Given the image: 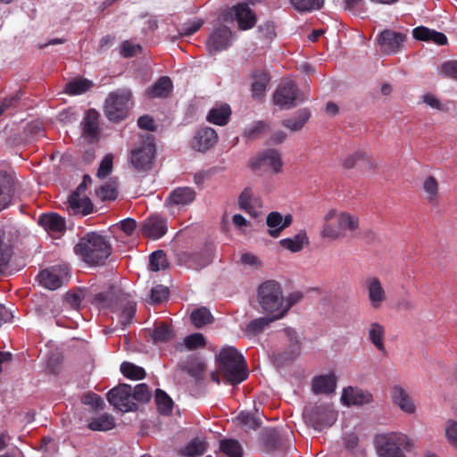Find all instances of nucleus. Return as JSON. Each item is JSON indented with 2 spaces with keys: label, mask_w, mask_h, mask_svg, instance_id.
<instances>
[{
  "label": "nucleus",
  "mask_w": 457,
  "mask_h": 457,
  "mask_svg": "<svg viewBox=\"0 0 457 457\" xmlns=\"http://www.w3.org/2000/svg\"><path fill=\"white\" fill-rule=\"evenodd\" d=\"M341 401L345 406L364 405L372 403L373 396L368 391L348 386L344 388Z\"/></svg>",
  "instance_id": "obj_21"
},
{
  "label": "nucleus",
  "mask_w": 457,
  "mask_h": 457,
  "mask_svg": "<svg viewBox=\"0 0 457 457\" xmlns=\"http://www.w3.org/2000/svg\"><path fill=\"white\" fill-rule=\"evenodd\" d=\"M207 442L204 439L195 437L190 440L179 452L184 457H199L207 450Z\"/></svg>",
  "instance_id": "obj_37"
},
{
  "label": "nucleus",
  "mask_w": 457,
  "mask_h": 457,
  "mask_svg": "<svg viewBox=\"0 0 457 457\" xmlns=\"http://www.w3.org/2000/svg\"><path fill=\"white\" fill-rule=\"evenodd\" d=\"M69 274L66 265H56L46 269L38 274L39 284L49 290H55L62 287Z\"/></svg>",
  "instance_id": "obj_11"
},
{
  "label": "nucleus",
  "mask_w": 457,
  "mask_h": 457,
  "mask_svg": "<svg viewBox=\"0 0 457 457\" xmlns=\"http://www.w3.org/2000/svg\"><path fill=\"white\" fill-rule=\"evenodd\" d=\"M154 400L161 414L170 415L171 413L173 401L163 390L159 388L155 390Z\"/></svg>",
  "instance_id": "obj_45"
},
{
  "label": "nucleus",
  "mask_w": 457,
  "mask_h": 457,
  "mask_svg": "<svg viewBox=\"0 0 457 457\" xmlns=\"http://www.w3.org/2000/svg\"><path fill=\"white\" fill-rule=\"evenodd\" d=\"M142 53V46L139 44H133L129 40H125L120 44V54L123 58L134 57Z\"/></svg>",
  "instance_id": "obj_59"
},
{
  "label": "nucleus",
  "mask_w": 457,
  "mask_h": 457,
  "mask_svg": "<svg viewBox=\"0 0 457 457\" xmlns=\"http://www.w3.org/2000/svg\"><path fill=\"white\" fill-rule=\"evenodd\" d=\"M337 386V378L334 374L315 377L312 380V390L315 394L333 393Z\"/></svg>",
  "instance_id": "obj_32"
},
{
  "label": "nucleus",
  "mask_w": 457,
  "mask_h": 457,
  "mask_svg": "<svg viewBox=\"0 0 457 457\" xmlns=\"http://www.w3.org/2000/svg\"><path fill=\"white\" fill-rule=\"evenodd\" d=\"M74 252L91 266L103 265L112 253V245L105 237L90 232L79 238Z\"/></svg>",
  "instance_id": "obj_2"
},
{
  "label": "nucleus",
  "mask_w": 457,
  "mask_h": 457,
  "mask_svg": "<svg viewBox=\"0 0 457 457\" xmlns=\"http://www.w3.org/2000/svg\"><path fill=\"white\" fill-rule=\"evenodd\" d=\"M385 335H386V328L377 322H371L368 328V337L370 343L374 345V347L383 353H386V346H385Z\"/></svg>",
  "instance_id": "obj_30"
},
{
  "label": "nucleus",
  "mask_w": 457,
  "mask_h": 457,
  "mask_svg": "<svg viewBox=\"0 0 457 457\" xmlns=\"http://www.w3.org/2000/svg\"><path fill=\"white\" fill-rule=\"evenodd\" d=\"M240 208L250 214L255 206L259 205V199L255 198L250 187H245L238 197Z\"/></svg>",
  "instance_id": "obj_48"
},
{
  "label": "nucleus",
  "mask_w": 457,
  "mask_h": 457,
  "mask_svg": "<svg viewBox=\"0 0 457 457\" xmlns=\"http://www.w3.org/2000/svg\"><path fill=\"white\" fill-rule=\"evenodd\" d=\"M168 260L162 250H157L151 253L149 257V269L152 271H159L168 268Z\"/></svg>",
  "instance_id": "obj_51"
},
{
  "label": "nucleus",
  "mask_w": 457,
  "mask_h": 457,
  "mask_svg": "<svg viewBox=\"0 0 457 457\" xmlns=\"http://www.w3.org/2000/svg\"><path fill=\"white\" fill-rule=\"evenodd\" d=\"M288 436L280 433L276 428L266 429L262 433L261 451L271 457L284 456L295 451Z\"/></svg>",
  "instance_id": "obj_7"
},
{
  "label": "nucleus",
  "mask_w": 457,
  "mask_h": 457,
  "mask_svg": "<svg viewBox=\"0 0 457 457\" xmlns=\"http://www.w3.org/2000/svg\"><path fill=\"white\" fill-rule=\"evenodd\" d=\"M120 372L122 375L132 380H141L146 376L145 370L142 367L137 366L134 363L124 361L120 365Z\"/></svg>",
  "instance_id": "obj_47"
},
{
  "label": "nucleus",
  "mask_w": 457,
  "mask_h": 457,
  "mask_svg": "<svg viewBox=\"0 0 457 457\" xmlns=\"http://www.w3.org/2000/svg\"><path fill=\"white\" fill-rule=\"evenodd\" d=\"M132 398L134 402H149L151 399V393L149 391L148 386L145 383L137 385L134 389H132Z\"/></svg>",
  "instance_id": "obj_60"
},
{
  "label": "nucleus",
  "mask_w": 457,
  "mask_h": 457,
  "mask_svg": "<svg viewBox=\"0 0 457 457\" xmlns=\"http://www.w3.org/2000/svg\"><path fill=\"white\" fill-rule=\"evenodd\" d=\"M231 115V109L225 104L210 110L207 115V120L219 126H225L228 123Z\"/></svg>",
  "instance_id": "obj_36"
},
{
  "label": "nucleus",
  "mask_w": 457,
  "mask_h": 457,
  "mask_svg": "<svg viewBox=\"0 0 457 457\" xmlns=\"http://www.w3.org/2000/svg\"><path fill=\"white\" fill-rule=\"evenodd\" d=\"M173 89V83L167 76L160 77L151 87H147L145 93L149 98H166Z\"/></svg>",
  "instance_id": "obj_28"
},
{
  "label": "nucleus",
  "mask_w": 457,
  "mask_h": 457,
  "mask_svg": "<svg viewBox=\"0 0 457 457\" xmlns=\"http://www.w3.org/2000/svg\"><path fill=\"white\" fill-rule=\"evenodd\" d=\"M205 370V362L199 359L192 361L185 368L187 373L193 377L197 381L202 380L204 378Z\"/></svg>",
  "instance_id": "obj_53"
},
{
  "label": "nucleus",
  "mask_w": 457,
  "mask_h": 457,
  "mask_svg": "<svg viewBox=\"0 0 457 457\" xmlns=\"http://www.w3.org/2000/svg\"><path fill=\"white\" fill-rule=\"evenodd\" d=\"M123 294L120 290L111 287L107 291L95 294L90 302L98 309H107L112 312H117L118 304Z\"/></svg>",
  "instance_id": "obj_16"
},
{
  "label": "nucleus",
  "mask_w": 457,
  "mask_h": 457,
  "mask_svg": "<svg viewBox=\"0 0 457 457\" xmlns=\"http://www.w3.org/2000/svg\"><path fill=\"white\" fill-rule=\"evenodd\" d=\"M217 138V133L213 129H200L194 137L193 147L199 152H205L216 144Z\"/></svg>",
  "instance_id": "obj_25"
},
{
  "label": "nucleus",
  "mask_w": 457,
  "mask_h": 457,
  "mask_svg": "<svg viewBox=\"0 0 457 457\" xmlns=\"http://www.w3.org/2000/svg\"><path fill=\"white\" fill-rule=\"evenodd\" d=\"M93 85V82L87 79H76L66 84L64 91L70 96L81 95L88 91Z\"/></svg>",
  "instance_id": "obj_43"
},
{
  "label": "nucleus",
  "mask_w": 457,
  "mask_h": 457,
  "mask_svg": "<svg viewBox=\"0 0 457 457\" xmlns=\"http://www.w3.org/2000/svg\"><path fill=\"white\" fill-rule=\"evenodd\" d=\"M299 89L293 80L283 81L273 95L274 104L281 108L289 109L295 105L299 99Z\"/></svg>",
  "instance_id": "obj_12"
},
{
  "label": "nucleus",
  "mask_w": 457,
  "mask_h": 457,
  "mask_svg": "<svg viewBox=\"0 0 457 457\" xmlns=\"http://www.w3.org/2000/svg\"><path fill=\"white\" fill-rule=\"evenodd\" d=\"M12 229L15 230L14 233L17 237V230L14 228L4 227L0 230V271L8 264L12 253L11 249L4 245L3 237L5 236L6 232L11 233Z\"/></svg>",
  "instance_id": "obj_50"
},
{
  "label": "nucleus",
  "mask_w": 457,
  "mask_h": 457,
  "mask_svg": "<svg viewBox=\"0 0 457 457\" xmlns=\"http://www.w3.org/2000/svg\"><path fill=\"white\" fill-rule=\"evenodd\" d=\"M187 262L194 269H202L211 262V253L208 251L189 253Z\"/></svg>",
  "instance_id": "obj_52"
},
{
  "label": "nucleus",
  "mask_w": 457,
  "mask_h": 457,
  "mask_svg": "<svg viewBox=\"0 0 457 457\" xmlns=\"http://www.w3.org/2000/svg\"><path fill=\"white\" fill-rule=\"evenodd\" d=\"M377 40L383 54H394L403 48L406 35L392 29H385L378 35Z\"/></svg>",
  "instance_id": "obj_14"
},
{
  "label": "nucleus",
  "mask_w": 457,
  "mask_h": 457,
  "mask_svg": "<svg viewBox=\"0 0 457 457\" xmlns=\"http://www.w3.org/2000/svg\"><path fill=\"white\" fill-rule=\"evenodd\" d=\"M293 222V216L287 214L283 216L278 212H271L267 215L266 224L269 227L268 234L271 237L277 238L281 232L288 228Z\"/></svg>",
  "instance_id": "obj_19"
},
{
  "label": "nucleus",
  "mask_w": 457,
  "mask_h": 457,
  "mask_svg": "<svg viewBox=\"0 0 457 457\" xmlns=\"http://www.w3.org/2000/svg\"><path fill=\"white\" fill-rule=\"evenodd\" d=\"M115 420L112 415L104 413L93 419L88 423V428L93 431H108L115 428Z\"/></svg>",
  "instance_id": "obj_42"
},
{
  "label": "nucleus",
  "mask_w": 457,
  "mask_h": 457,
  "mask_svg": "<svg viewBox=\"0 0 457 457\" xmlns=\"http://www.w3.org/2000/svg\"><path fill=\"white\" fill-rule=\"evenodd\" d=\"M68 209L71 214L86 216L94 212L95 207L89 197L72 193L68 199Z\"/></svg>",
  "instance_id": "obj_23"
},
{
  "label": "nucleus",
  "mask_w": 457,
  "mask_h": 457,
  "mask_svg": "<svg viewBox=\"0 0 457 457\" xmlns=\"http://www.w3.org/2000/svg\"><path fill=\"white\" fill-rule=\"evenodd\" d=\"M112 155L111 154H107L103 158L96 174L99 179H104L112 172Z\"/></svg>",
  "instance_id": "obj_63"
},
{
  "label": "nucleus",
  "mask_w": 457,
  "mask_h": 457,
  "mask_svg": "<svg viewBox=\"0 0 457 457\" xmlns=\"http://www.w3.org/2000/svg\"><path fill=\"white\" fill-rule=\"evenodd\" d=\"M38 224L49 233H62L66 229L64 218L55 212L42 214Z\"/></svg>",
  "instance_id": "obj_27"
},
{
  "label": "nucleus",
  "mask_w": 457,
  "mask_h": 457,
  "mask_svg": "<svg viewBox=\"0 0 457 457\" xmlns=\"http://www.w3.org/2000/svg\"><path fill=\"white\" fill-rule=\"evenodd\" d=\"M167 221L160 214H152L143 223L141 231L144 237L152 239H159L167 232Z\"/></svg>",
  "instance_id": "obj_18"
},
{
  "label": "nucleus",
  "mask_w": 457,
  "mask_h": 457,
  "mask_svg": "<svg viewBox=\"0 0 457 457\" xmlns=\"http://www.w3.org/2000/svg\"><path fill=\"white\" fill-rule=\"evenodd\" d=\"M237 420L245 431L256 430L262 426V420L250 411H241Z\"/></svg>",
  "instance_id": "obj_44"
},
{
  "label": "nucleus",
  "mask_w": 457,
  "mask_h": 457,
  "mask_svg": "<svg viewBox=\"0 0 457 457\" xmlns=\"http://www.w3.org/2000/svg\"><path fill=\"white\" fill-rule=\"evenodd\" d=\"M309 238L307 237L305 230H301L298 234H296L294 237L283 238L279 241V245L292 252L298 253L303 250L304 245H309Z\"/></svg>",
  "instance_id": "obj_35"
},
{
  "label": "nucleus",
  "mask_w": 457,
  "mask_h": 457,
  "mask_svg": "<svg viewBox=\"0 0 457 457\" xmlns=\"http://www.w3.org/2000/svg\"><path fill=\"white\" fill-rule=\"evenodd\" d=\"M95 193L96 196L99 198L101 201H112L115 200L118 196L116 187L109 183H106L97 187Z\"/></svg>",
  "instance_id": "obj_57"
},
{
  "label": "nucleus",
  "mask_w": 457,
  "mask_h": 457,
  "mask_svg": "<svg viewBox=\"0 0 457 457\" xmlns=\"http://www.w3.org/2000/svg\"><path fill=\"white\" fill-rule=\"evenodd\" d=\"M359 228V219L348 212L337 213L330 210L325 216L321 237L330 240H337L345 236V232L354 231Z\"/></svg>",
  "instance_id": "obj_4"
},
{
  "label": "nucleus",
  "mask_w": 457,
  "mask_h": 457,
  "mask_svg": "<svg viewBox=\"0 0 457 457\" xmlns=\"http://www.w3.org/2000/svg\"><path fill=\"white\" fill-rule=\"evenodd\" d=\"M220 452L227 457H243L244 450L241 444L233 438L220 440Z\"/></svg>",
  "instance_id": "obj_39"
},
{
  "label": "nucleus",
  "mask_w": 457,
  "mask_h": 457,
  "mask_svg": "<svg viewBox=\"0 0 457 457\" xmlns=\"http://www.w3.org/2000/svg\"><path fill=\"white\" fill-rule=\"evenodd\" d=\"M392 400L395 404L408 414H412L416 411V406L411 397L401 386H395L393 387Z\"/></svg>",
  "instance_id": "obj_29"
},
{
  "label": "nucleus",
  "mask_w": 457,
  "mask_h": 457,
  "mask_svg": "<svg viewBox=\"0 0 457 457\" xmlns=\"http://www.w3.org/2000/svg\"><path fill=\"white\" fill-rule=\"evenodd\" d=\"M374 447L378 457H406L405 452L414 448V442L400 432L380 433L374 436Z\"/></svg>",
  "instance_id": "obj_3"
},
{
  "label": "nucleus",
  "mask_w": 457,
  "mask_h": 457,
  "mask_svg": "<svg viewBox=\"0 0 457 457\" xmlns=\"http://www.w3.org/2000/svg\"><path fill=\"white\" fill-rule=\"evenodd\" d=\"M190 319L193 325L197 328L212 323L213 320L211 312L206 307L194 310L190 315Z\"/></svg>",
  "instance_id": "obj_46"
},
{
  "label": "nucleus",
  "mask_w": 457,
  "mask_h": 457,
  "mask_svg": "<svg viewBox=\"0 0 457 457\" xmlns=\"http://www.w3.org/2000/svg\"><path fill=\"white\" fill-rule=\"evenodd\" d=\"M269 80V76L265 72H260L254 75V81L252 84L253 98L261 99L264 96Z\"/></svg>",
  "instance_id": "obj_49"
},
{
  "label": "nucleus",
  "mask_w": 457,
  "mask_h": 457,
  "mask_svg": "<svg viewBox=\"0 0 457 457\" xmlns=\"http://www.w3.org/2000/svg\"><path fill=\"white\" fill-rule=\"evenodd\" d=\"M431 34L436 37V40L441 41L443 39L442 36L438 31L435 29H428L425 26H419L412 30V36L416 40L419 41H429V36Z\"/></svg>",
  "instance_id": "obj_56"
},
{
  "label": "nucleus",
  "mask_w": 457,
  "mask_h": 457,
  "mask_svg": "<svg viewBox=\"0 0 457 457\" xmlns=\"http://www.w3.org/2000/svg\"><path fill=\"white\" fill-rule=\"evenodd\" d=\"M219 373L227 384L238 385L248 378L247 364L234 346H225L216 355Z\"/></svg>",
  "instance_id": "obj_1"
},
{
  "label": "nucleus",
  "mask_w": 457,
  "mask_h": 457,
  "mask_svg": "<svg viewBox=\"0 0 457 457\" xmlns=\"http://www.w3.org/2000/svg\"><path fill=\"white\" fill-rule=\"evenodd\" d=\"M106 396L109 403L122 412L137 409V404L132 398V386L129 384L118 385L112 388Z\"/></svg>",
  "instance_id": "obj_9"
},
{
  "label": "nucleus",
  "mask_w": 457,
  "mask_h": 457,
  "mask_svg": "<svg viewBox=\"0 0 457 457\" xmlns=\"http://www.w3.org/2000/svg\"><path fill=\"white\" fill-rule=\"evenodd\" d=\"M311 117V112L307 109H301L295 117L285 119L282 125L291 131H298L303 128Z\"/></svg>",
  "instance_id": "obj_38"
},
{
  "label": "nucleus",
  "mask_w": 457,
  "mask_h": 457,
  "mask_svg": "<svg viewBox=\"0 0 457 457\" xmlns=\"http://www.w3.org/2000/svg\"><path fill=\"white\" fill-rule=\"evenodd\" d=\"M257 301L263 312L268 315L280 313L284 303L280 284L275 280L262 283L257 289Z\"/></svg>",
  "instance_id": "obj_5"
},
{
  "label": "nucleus",
  "mask_w": 457,
  "mask_h": 457,
  "mask_svg": "<svg viewBox=\"0 0 457 457\" xmlns=\"http://www.w3.org/2000/svg\"><path fill=\"white\" fill-rule=\"evenodd\" d=\"M204 25L202 19H194L180 25L178 29L179 37H189L198 31Z\"/></svg>",
  "instance_id": "obj_58"
},
{
  "label": "nucleus",
  "mask_w": 457,
  "mask_h": 457,
  "mask_svg": "<svg viewBox=\"0 0 457 457\" xmlns=\"http://www.w3.org/2000/svg\"><path fill=\"white\" fill-rule=\"evenodd\" d=\"M82 402L83 403L90 405L92 408L96 410H102L104 407V399L95 393L86 394L83 396Z\"/></svg>",
  "instance_id": "obj_64"
},
{
  "label": "nucleus",
  "mask_w": 457,
  "mask_h": 457,
  "mask_svg": "<svg viewBox=\"0 0 457 457\" xmlns=\"http://www.w3.org/2000/svg\"><path fill=\"white\" fill-rule=\"evenodd\" d=\"M14 195L13 177L6 172L0 171V212L11 205Z\"/></svg>",
  "instance_id": "obj_24"
},
{
  "label": "nucleus",
  "mask_w": 457,
  "mask_h": 457,
  "mask_svg": "<svg viewBox=\"0 0 457 457\" xmlns=\"http://www.w3.org/2000/svg\"><path fill=\"white\" fill-rule=\"evenodd\" d=\"M231 13L234 14L235 20L237 21L238 28L242 30L252 29L256 23V16L254 12L245 3H239L234 5L231 9Z\"/></svg>",
  "instance_id": "obj_22"
},
{
  "label": "nucleus",
  "mask_w": 457,
  "mask_h": 457,
  "mask_svg": "<svg viewBox=\"0 0 457 457\" xmlns=\"http://www.w3.org/2000/svg\"><path fill=\"white\" fill-rule=\"evenodd\" d=\"M269 129V124L263 120L256 121L252 127L246 129L244 137L248 140H255L259 138Z\"/></svg>",
  "instance_id": "obj_54"
},
{
  "label": "nucleus",
  "mask_w": 457,
  "mask_h": 457,
  "mask_svg": "<svg viewBox=\"0 0 457 457\" xmlns=\"http://www.w3.org/2000/svg\"><path fill=\"white\" fill-rule=\"evenodd\" d=\"M306 423L317 431L331 427L337 420V413L329 404H320L304 411Z\"/></svg>",
  "instance_id": "obj_8"
},
{
  "label": "nucleus",
  "mask_w": 457,
  "mask_h": 457,
  "mask_svg": "<svg viewBox=\"0 0 457 457\" xmlns=\"http://www.w3.org/2000/svg\"><path fill=\"white\" fill-rule=\"evenodd\" d=\"M155 154V145L152 141H145L143 145L131 151L130 162L138 172L151 170Z\"/></svg>",
  "instance_id": "obj_10"
},
{
  "label": "nucleus",
  "mask_w": 457,
  "mask_h": 457,
  "mask_svg": "<svg viewBox=\"0 0 457 457\" xmlns=\"http://www.w3.org/2000/svg\"><path fill=\"white\" fill-rule=\"evenodd\" d=\"M206 345V341L203 334L194 333L187 336L184 338L183 343L176 345L175 348L177 351L182 352L184 349L195 350L198 348H204Z\"/></svg>",
  "instance_id": "obj_40"
},
{
  "label": "nucleus",
  "mask_w": 457,
  "mask_h": 457,
  "mask_svg": "<svg viewBox=\"0 0 457 457\" xmlns=\"http://www.w3.org/2000/svg\"><path fill=\"white\" fill-rule=\"evenodd\" d=\"M99 113L95 109H89L81 122L83 134L86 137L96 138L99 133Z\"/></svg>",
  "instance_id": "obj_31"
},
{
  "label": "nucleus",
  "mask_w": 457,
  "mask_h": 457,
  "mask_svg": "<svg viewBox=\"0 0 457 457\" xmlns=\"http://www.w3.org/2000/svg\"><path fill=\"white\" fill-rule=\"evenodd\" d=\"M168 295V287L162 285H157L154 287L150 291V301L152 303H159L166 300Z\"/></svg>",
  "instance_id": "obj_62"
},
{
  "label": "nucleus",
  "mask_w": 457,
  "mask_h": 457,
  "mask_svg": "<svg viewBox=\"0 0 457 457\" xmlns=\"http://www.w3.org/2000/svg\"><path fill=\"white\" fill-rule=\"evenodd\" d=\"M130 90L120 88L109 93L105 99L104 111L107 119L112 122L124 120L129 114Z\"/></svg>",
  "instance_id": "obj_6"
},
{
  "label": "nucleus",
  "mask_w": 457,
  "mask_h": 457,
  "mask_svg": "<svg viewBox=\"0 0 457 457\" xmlns=\"http://www.w3.org/2000/svg\"><path fill=\"white\" fill-rule=\"evenodd\" d=\"M422 189L425 193V198L431 206H437L439 204V184L433 176L427 177L422 183Z\"/></svg>",
  "instance_id": "obj_33"
},
{
  "label": "nucleus",
  "mask_w": 457,
  "mask_h": 457,
  "mask_svg": "<svg viewBox=\"0 0 457 457\" xmlns=\"http://www.w3.org/2000/svg\"><path fill=\"white\" fill-rule=\"evenodd\" d=\"M195 195L196 193L192 187H177L169 194L165 200V204L169 207H182L188 205L194 202Z\"/></svg>",
  "instance_id": "obj_20"
},
{
  "label": "nucleus",
  "mask_w": 457,
  "mask_h": 457,
  "mask_svg": "<svg viewBox=\"0 0 457 457\" xmlns=\"http://www.w3.org/2000/svg\"><path fill=\"white\" fill-rule=\"evenodd\" d=\"M445 434L447 442L457 449V420H448L445 422Z\"/></svg>",
  "instance_id": "obj_61"
},
{
  "label": "nucleus",
  "mask_w": 457,
  "mask_h": 457,
  "mask_svg": "<svg viewBox=\"0 0 457 457\" xmlns=\"http://www.w3.org/2000/svg\"><path fill=\"white\" fill-rule=\"evenodd\" d=\"M264 165L270 166L275 173L280 172L283 166L280 152L276 149H267L252 160L250 163L254 171Z\"/></svg>",
  "instance_id": "obj_17"
},
{
  "label": "nucleus",
  "mask_w": 457,
  "mask_h": 457,
  "mask_svg": "<svg viewBox=\"0 0 457 457\" xmlns=\"http://www.w3.org/2000/svg\"><path fill=\"white\" fill-rule=\"evenodd\" d=\"M363 287L367 291L370 307L373 310L381 309L387 300V295L380 279L374 276L367 277L363 280Z\"/></svg>",
  "instance_id": "obj_15"
},
{
  "label": "nucleus",
  "mask_w": 457,
  "mask_h": 457,
  "mask_svg": "<svg viewBox=\"0 0 457 457\" xmlns=\"http://www.w3.org/2000/svg\"><path fill=\"white\" fill-rule=\"evenodd\" d=\"M232 42V32L225 25L216 27L206 40V48L213 55L226 50Z\"/></svg>",
  "instance_id": "obj_13"
},
{
  "label": "nucleus",
  "mask_w": 457,
  "mask_h": 457,
  "mask_svg": "<svg viewBox=\"0 0 457 457\" xmlns=\"http://www.w3.org/2000/svg\"><path fill=\"white\" fill-rule=\"evenodd\" d=\"M293 6L299 12H311L322 7L324 0H290Z\"/></svg>",
  "instance_id": "obj_55"
},
{
  "label": "nucleus",
  "mask_w": 457,
  "mask_h": 457,
  "mask_svg": "<svg viewBox=\"0 0 457 457\" xmlns=\"http://www.w3.org/2000/svg\"><path fill=\"white\" fill-rule=\"evenodd\" d=\"M119 312V322L124 329L131 324L137 312V304L129 295L123 294L118 304L117 312Z\"/></svg>",
  "instance_id": "obj_26"
},
{
  "label": "nucleus",
  "mask_w": 457,
  "mask_h": 457,
  "mask_svg": "<svg viewBox=\"0 0 457 457\" xmlns=\"http://www.w3.org/2000/svg\"><path fill=\"white\" fill-rule=\"evenodd\" d=\"M283 318V312L277 313L274 315H268L267 317H260L251 320L245 328V331L250 335H259L261 334L266 327H268L271 322Z\"/></svg>",
  "instance_id": "obj_34"
},
{
  "label": "nucleus",
  "mask_w": 457,
  "mask_h": 457,
  "mask_svg": "<svg viewBox=\"0 0 457 457\" xmlns=\"http://www.w3.org/2000/svg\"><path fill=\"white\" fill-rule=\"evenodd\" d=\"M154 343L168 342L174 337L171 325L167 322H156L151 333Z\"/></svg>",
  "instance_id": "obj_41"
}]
</instances>
